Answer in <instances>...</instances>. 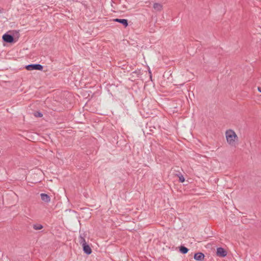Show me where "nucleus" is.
<instances>
[{"label": "nucleus", "mask_w": 261, "mask_h": 261, "mask_svg": "<svg viewBox=\"0 0 261 261\" xmlns=\"http://www.w3.org/2000/svg\"><path fill=\"white\" fill-rule=\"evenodd\" d=\"M33 227L35 230H40L43 228V226L41 224H35L33 225Z\"/></svg>", "instance_id": "12"}, {"label": "nucleus", "mask_w": 261, "mask_h": 261, "mask_svg": "<svg viewBox=\"0 0 261 261\" xmlns=\"http://www.w3.org/2000/svg\"><path fill=\"white\" fill-rule=\"evenodd\" d=\"M179 177V180L180 182H184L185 180L184 177L181 174H179L177 175Z\"/></svg>", "instance_id": "13"}, {"label": "nucleus", "mask_w": 261, "mask_h": 261, "mask_svg": "<svg viewBox=\"0 0 261 261\" xmlns=\"http://www.w3.org/2000/svg\"><path fill=\"white\" fill-rule=\"evenodd\" d=\"M41 200L46 203H48L50 201V198L49 196L45 193H41L40 194Z\"/></svg>", "instance_id": "9"}, {"label": "nucleus", "mask_w": 261, "mask_h": 261, "mask_svg": "<svg viewBox=\"0 0 261 261\" xmlns=\"http://www.w3.org/2000/svg\"><path fill=\"white\" fill-rule=\"evenodd\" d=\"M3 40L4 42L6 43H13L14 42V38L13 35L9 34L8 33H5L2 37Z\"/></svg>", "instance_id": "3"}, {"label": "nucleus", "mask_w": 261, "mask_h": 261, "mask_svg": "<svg viewBox=\"0 0 261 261\" xmlns=\"http://www.w3.org/2000/svg\"><path fill=\"white\" fill-rule=\"evenodd\" d=\"M258 90L261 93V87H258Z\"/></svg>", "instance_id": "15"}, {"label": "nucleus", "mask_w": 261, "mask_h": 261, "mask_svg": "<svg viewBox=\"0 0 261 261\" xmlns=\"http://www.w3.org/2000/svg\"><path fill=\"white\" fill-rule=\"evenodd\" d=\"M83 247V251L87 255H89L92 253V249L90 246L87 244H84L82 246Z\"/></svg>", "instance_id": "5"}, {"label": "nucleus", "mask_w": 261, "mask_h": 261, "mask_svg": "<svg viewBox=\"0 0 261 261\" xmlns=\"http://www.w3.org/2000/svg\"><path fill=\"white\" fill-rule=\"evenodd\" d=\"M113 21L122 24L125 28L128 26V20L126 19L115 18Z\"/></svg>", "instance_id": "6"}, {"label": "nucleus", "mask_w": 261, "mask_h": 261, "mask_svg": "<svg viewBox=\"0 0 261 261\" xmlns=\"http://www.w3.org/2000/svg\"><path fill=\"white\" fill-rule=\"evenodd\" d=\"M153 7L157 11H161L163 9V6L161 4L157 3L153 4Z\"/></svg>", "instance_id": "10"}, {"label": "nucleus", "mask_w": 261, "mask_h": 261, "mask_svg": "<svg viewBox=\"0 0 261 261\" xmlns=\"http://www.w3.org/2000/svg\"><path fill=\"white\" fill-rule=\"evenodd\" d=\"M133 73H135L138 74V72L137 71H134Z\"/></svg>", "instance_id": "16"}, {"label": "nucleus", "mask_w": 261, "mask_h": 261, "mask_svg": "<svg viewBox=\"0 0 261 261\" xmlns=\"http://www.w3.org/2000/svg\"><path fill=\"white\" fill-rule=\"evenodd\" d=\"M189 249L184 246H180L179 247V251L182 254L188 253Z\"/></svg>", "instance_id": "11"}, {"label": "nucleus", "mask_w": 261, "mask_h": 261, "mask_svg": "<svg viewBox=\"0 0 261 261\" xmlns=\"http://www.w3.org/2000/svg\"><path fill=\"white\" fill-rule=\"evenodd\" d=\"M204 255L202 252H197L195 253L194 258L198 261H202L204 258Z\"/></svg>", "instance_id": "7"}, {"label": "nucleus", "mask_w": 261, "mask_h": 261, "mask_svg": "<svg viewBox=\"0 0 261 261\" xmlns=\"http://www.w3.org/2000/svg\"><path fill=\"white\" fill-rule=\"evenodd\" d=\"M216 254L218 256L222 257H224L227 255L226 251L222 247H219L217 249Z\"/></svg>", "instance_id": "4"}, {"label": "nucleus", "mask_w": 261, "mask_h": 261, "mask_svg": "<svg viewBox=\"0 0 261 261\" xmlns=\"http://www.w3.org/2000/svg\"><path fill=\"white\" fill-rule=\"evenodd\" d=\"M227 143L232 146H236L238 140V136L236 133L232 129L226 130L225 133Z\"/></svg>", "instance_id": "1"}, {"label": "nucleus", "mask_w": 261, "mask_h": 261, "mask_svg": "<svg viewBox=\"0 0 261 261\" xmlns=\"http://www.w3.org/2000/svg\"><path fill=\"white\" fill-rule=\"evenodd\" d=\"M35 116L36 117H42L43 115L41 113L37 112L35 113Z\"/></svg>", "instance_id": "14"}, {"label": "nucleus", "mask_w": 261, "mask_h": 261, "mask_svg": "<svg viewBox=\"0 0 261 261\" xmlns=\"http://www.w3.org/2000/svg\"><path fill=\"white\" fill-rule=\"evenodd\" d=\"M26 69L28 70H42L43 68V67L42 65L39 64H32L28 65H27L25 66Z\"/></svg>", "instance_id": "2"}, {"label": "nucleus", "mask_w": 261, "mask_h": 261, "mask_svg": "<svg viewBox=\"0 0 261 261\" xmlns=\"http://www.w3.org/2000/svg\"><path fill=\"white\" fill-rule=\"evenodd\" d=\"M149 73L150 74V78H151V73L150 70H149Z\"/></svg>", "instance_id": "17"}, {"label": "nucleus", "mask_w": 261, "mask_h": 261, "mask_svg": "<svg viewBox=\"0 0 261 261\" xmlns=\"http://www.w3.org/2000/svg\"><path fill=\"white\" fill-rule=\"evenodd\" d=\"M86 237V234L85 233H80L79 238V242L80 244L82 246L84 245V244H86V242L85 240V238Z\"/></svg>", "instance_id": "8"}]
</instances>
